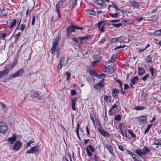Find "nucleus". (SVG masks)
<instances>
[{
	"mask_svg": "<svg viewBox=\"0 0 161 161\" xmlns=\"http://www.w3.org/2000/svg\"><path fill=\"white\" fill-rule=\"evenodd\" d=\"M16 63L14 62L8 64V68L2 71H0V79L2 77L6 76L9 73V71L11 70L15 66Z\"/></svg>",
	"mask_w": 161,
	"mask_h": 161,
	"instance_id": "1",
	"label": "nucleus"
},
{
	"mask_svg": "<svg viewBox=\"0 0 161 161\" xmlns=\"http://www.w3.org/2000/svg\"><path fill=\"white\" fill-rule=\"evenodd\" d=\"M75 29L82 30L83 29V28L82 27H79L78 26L72 25L67 28L66 30V35L68 36H69L72 32L75 31Z\"/></svg>",
	"mask_w": 161,
	"mask_h": 161,
	"instance_id": "2",
	"label": "nucleus"
},
{
	"mask_svg": "<svg viewBox=\"0 0 161 161\" xmlns=\"http://www.w3.org/2000/svg\"><path fill=\"white\" fill-rule=\"evenodd\" d=\"M24 73V71L23 68H20L18 71L13 74H11L10 77L11 78H15L16 77L22 76L23 74Z\"/></svg>",
	"mask_w": 161,
	"mask_h": 161,
	"instance_id": "3",
	"label": "nucleus"
},
{
	"mask_svg": "<svg viewBox=\"0 0 161 161\" xmlns=\"http://www.w3.org/2000/svg\"><path fill=\"white\" fill-rule=\"evenodd\" d=\"M8 130V126L6 123L4 122H0V132L2 133H6Z\"/></svg>",
	"mask_w": 161,
	"mask_h": 161,
	"instance_id": "4",
	"label": "nucleus"
},
{
	"mask_svg": "<svg viewBox=\"0 0 161 161\" xmlns=\"http://www.w3.org/2000/svg\"><path fill=\"white\" fill-rule=\"evenodd\" d=\"M39 149V147L38 146H36L32 147L29 150H27L26 152V153H34L38 152Z\"/></svg>",
	"mask_w": 161,
	"mask_h": 161,
	"instance_id": "5",
	"label": "nucleus"
},
{
	"mask_svg": "<svg viewBox=\"0 0 161 161\" xmlns=\"http://www.w3.org/2000/svg\"><path fill=\"white\" fill-rule=\"evenodd\" d=\"M104 80L103 79H102L99 82L94 85L93 86L94 88L97 90H98L103 87L105 86V83L104 82Z\"/></svg>",
	"mask_w": 161,
	"mask_h": 161,
	"instance_id": "6",
	"label": "nucleus"
},
{
	"mask_svg": "<svg viewBox=\"0 0 161 161\" xmlns=\"http://www.w3.org/2000/svg\"><path fill=\"white\" fill-rule=\"evenodd\" d=\"M90 150L92 152H93L95 151V149L90 144L88 145L87 147H86V150L87 153L89 157L91 156L92 155Z\"/></svg>",
	"mask_w": 161,
	"mask_h": 161,
	"instance_id": "7",
	"label": "nucleus"
},
{
	"mask_svg": "<svg viewBox=\"0 0 161 161\" xmlns=\"http://www.w3.org/2000/svg\"><path fill=\"white\" fill-rule=\"evenodd\" d=\"M89 38V36H85L82 37H74L72 38V39L73 41L76 43H79V40L80 43H81L83 42L82 40H87Z\"/></svg>",
	"mask_w": 161,
	"mask_h": 161,
	"instance_id": "8",
	"label": "nucleus"
},
{
	"mask_svg": "<svg viewBox=\"0 0 161 161\" xmlns=\"http://www.w3.org/2000/svg\"><path fill=\"white\" fill-rule=\"evenodd\" d=\"M98 131L103 136L110 137L111 135L107 131L102 128H97Z\"/></svg>",
	"mask_w": 161,
	"mask_h": 161,
	"instance_id": "9",
	"label": "nucleus"
},
{
	"mask_svg": "<svg viewBox=\"0 0 161 161\" xmlns=\"http://www.w3.org/2000/svg\"><path fill=\"white\" fill-rule=\"evenodd\" d=\"M58 43V40H55L53 42L52 47L51 49V51L52 54H53L55 53Z\"/></svg>",
	"mask_w": 161,
	"mask_h": 161,
	"instance_id": "10",
	"label": "nucleus"
},
{
	"mask_svg": "<svg viewBox=\"0 0 161 161\" xmlns=\"http://www.w3.org/2000/svg\"><path fill=\"white\" fill-rule=\"evenodd\" d=\"M17 137V135L15 134H13L12 136L8 137L6 140L8 141L10 144H12L16 141Z\"/></svg>",
	"mask_w": 161,
	"mask_h": 161,
	"instance_id": "11",
	"label": "nucleus"
},
{
	"mask_svg": "<svg viewBox=\"0 0 161 161\" xmlns=\"http://www.w3.org/2000/svg\"><path fill=\"white\" fill-rule=\"evenodd\" d=\"M105 23L104 21H100L97 24V27L101 32H104L105 31L104 29Z\"/></svg>",
	"mask_w": 161,
	"mask_h": 161,
	"instance_id": "12",
	"label": "nucleus"
},
{
	"mask_svg": "<svg viewBox=\"0 0 161 161\" xmlns=\"http://www.w3.org/2000/svg\"><path fill=\"white\" fill-rule=\"evenodd\" d=\"M22 144L19 141H17L14 143L13 147V149L15 151H17L19 150L21 147Z\"/></svg>",
	"mask_w": 161,
	"mask_h": 161,
	"instance_id": "13",
	"label": "nucleus"
},
{
	"mask_svg": "<svg viewBox=\"0 0 161 161\" xmlns=\"http://www.w3.org/2000/svg\"><path fill=\"white\" fill-rule=\"evenodd\" d=\"M119 90L116 88H114L112 91V94L114 98L116 99L118 98V94Z\"/></svg>",
	"mask_w": 161,
	"mask_h": 161,
	"instance_id": "14",
	"label": "nucleus"
},
{
	"mask_svg": "<svg viewBox=\"0 0 161 161\" xmlns=\"http://www.w3.org/2000/svg\"><path fill=\"white\" fill-rule=\"evenodd\" d=\"M149 71H150L151 73L152 79H154L156 76V75L155 74V73H156L157 71V70L154 68L151 67L149 69Z\"/></svg>",
	"mask_w": 161,
	"mask_h": 161,
	"instance_id": "15",
	"label": "nucleus"
},
{
	"mask_svg": "<svg viewBox=\"0 0 161 161\" xmlns=\"http://www.w3.org/2000/svg\"><path fill=\"white\" fill-rule=\"evenodd\" d=\"M105 147L108 150L109 152L113 155L114 156V154L113 153V149L112 146L108 144H105Z\"/></svg>",
	"mask_w": 161,
	"mask_h": 161,
	"instance_id": "16",
	"label": "nucleus"
},
{
	"mask_svg": "<svg viewBox=\"0 0 161 161\" xmlns=\"http://www.w3.org/2000/svg\"><path fill=\"white\" fill-rule=\"evenodd\" d=\"M119 38L118 42H125V43H127L129 41V39H127L126 37H125L124 36H120L119 37H118Z\"/></svg>",
	"mask_w": 161,
	"mask_h": 161,
	"instance_id": "17",
	"label": "nucleus"
},
{
	"mask_svg": "<svg viewBox=\"0 0 161 161\" xmlns=\"http://www.w3.org/2000/svg\"><path fill=\"white\" fill-rule=\"evenodd\" d=\"M96 2L98 5L101 6L103 8L106 7L107 6V4L104 3L103 0H97Z\"/></svg>",
	"mask_w": 161,
	"mask_h": 161,
	"instance_id": "18",
	"label": "nucleus"
},
{
	"mask_svg": "<svg viewBox=\"0 0 161 161\" xmlns=\"http://www.w3.org/2000/svg\"><path fill=\"white\" fill-rule=\"evenodd\" d=\"M77 101V98L76 97H74V98L72 99L71 100L72 102V108L73 110L74 111L76 110L75 104Z\"/></svg>",
	"mask_w": 161,
	"mask_h": 161,
	"instance_id": "19",
	"label": "nucleus"
},
{
	"mask_svg": "<svg viewBox=\"0 0 161 161\" xmlns=\"http://www.w3.org/2000/svg\"><path fill=\"white\" fill-rule=\"evenodd\" d=\"M138 75L140 76H142L145 73V70L142 67H139L138 69Z\"/></svg>",
	"mask_w": 161,
	"mask_h": 161,
	"instance_id": "20",
	"label": "nucleus"
},
{
	"mask_svg": "<svg viewBox=\"0 0 161 161\" xmlns=\"http://www.w3.org/2000/svg\"><path fill=\"white\" fill-rule=\"evenodd\" d=\"M31 97L33 98H36L39 97V95L38 93L34 91H32L31 92Z\"/></svg>",
	"mask_w": 161,
	"mask_h": 161,
	"instance_id": "21",
	"label": "nucleus"
},
{
	"mask_svg": "<svg viewBox=\"0 0 161 161\" xmlns=\"http://www.w3.org/2000/svg\"><path fill=\"white\" fill-rule=\"evenodd\" d=\"M143 155H145L147 153H148L151 151V150L148 149L147 147L145 146L142 149Z\"/></svg>",
	"mask_w": 161,
	"mask_h": 161,
	"instance_id": "22",
	"label": "nucleus"
},
{
	"mask_svg": "<svg viewBox=\"0 0 161 161\" xmlns=\"http://www.w3.org/2000/svg\"><path fill=\"white\" fill-rule=\"evenodd\" d=\"M135 153L140 157H142L143 155L142 150L141 148L136 149L135 152Z\"/></svg>",
	"mask_w": 161,
	"mask_h": 161,
	"instance_id": "23",
	"label": "nucleus"
},
{
	"mask_svg": "<svg viewBox=\"0 0 161 161\" xmlns=\"http://www.w3.org/2000/svg\"><path fill=\"white\" fill-rule=\"evenodd\" d=\"M146 109V107L143 106H137L133 108V109L136 110H142Z\"/></svg>",
	"mask_w": 161,
	"mask_h": 161,
	"instance_id": "24",
	"label": "nucleus"
},
{
	"mask_svg": "<svg viewBox=\"0 0 161 161\" xmlns=\"http://www.w3.org/2000/svg\"><path fill=\"white\" fill-rule=\"evenodd\" d=\"M64 3L61 0H60L58 3L56 5V8L57 12L59 10V7H61L63 4Z\"/></svg>",
	"mask_w": 161,
	"mask_h": 161,
	"instance_id": "25",
	"label": "nucleus"
},
{
	"mask_svg": "<svg viewBox=\"0 0 161 161\" xmlns=\"http://www.w3.org/2000/svg\"><path fill=\"white\" fill-rule=\"evenodd\" d=\"M139 80V78L137 76H135L132 78L131 80L130 81L132 84H135Z\"/></svg>",
	"mask_w": 161,
	"mask_h": 161,
	"instance_id": "26",
	"label": "nucleus"
},
{
	"mask_svg": "<svg viewBox=\"0 0 161 161\" xmlns=\"http://www.w3.org/2000/svg\"><path fill=\"white\" fill-rule=\"evenodd\" d=\"M146 121L147 118L145 116H142L139 117L138 121L139 122H142V123H144V122H146Z\"/></svg>",
	"mask_w": 161,
	"mask_h": 161,
	"instance_id": "27",
	"label": "nucleus"
},
{
	"mask_svg": "<svg viewBox=\"0 0 161 161\" xmlns=\"http://www.w3.org/2000/svg\"><path fill=\"white\" fill-rule=\"evenodd\" d=\"M130 4L133 7L136 8H138L139 6V3L137 1L132 2L130 3Z\"/></svg>",
	"mask_w": 161,
	"mask_h": 161,
	"instance_id": "28",
	"label": "nucleus"
},
{
	"mask_svg": "<svg viewBox=\"0 0 161 161\" xmlns=\"http://www.w3.org/2000/svg\"><path fill=\"white\" fill-rule=\"evenodd\" d=\"M116 55H113L110 58L109 60V63H112L116 61Z\"/></svg>",
	"mask_w": 161,
	"mask_h": 161,
	"instance_id": "29",
	"label": "nucleus"
},
{
	"mask_svg": "<svg viewBox=\"0 0 161 161\" xmlns=\"http://www.w3.org/2000/svg\"><path fill=\"white\" fill-rule=\"evenodd\" d=\"M94 58L95 60L98 62H99L101 59V57L99 55H94Z\"/></svg>",
	"mask_w": 161,
	"mask_h": 161,
	"instance_id": "30",
	"label": "nucleus"
},
{
	"mask_svg": "<svg viewBox=\"0 0 161 161\" xmlns=\"http://www.w3.org/2000/svg\"><path fill=\"white\" fill-rule=\"evenodd\" d=\"M154 144L155 145H161V139H157L155 140L154 142Z\"/></svg>",
	"mask_w": 161,
	"mask_h": 161,
	"instance_id": "31",
	"label": "nucleus"
},
{
	"mask_svg": "<svg viewBox=\"0 0 161 161\" xmlns=\"http://www.w3.org/2000/svg\"><path fill=\"white\" fill-rule=\"evenodd\" d=\"M104 100L105 101H108V102L109 103L111 101V97L110 96H108L107 95H105Z\"/></svg>",
	"mask_w": 161,
	"mask_h": 161,
	"instance_id": "32",
	"label": "nucleus"
},
{
	"mask_svg": "<svg viewBox=\"0 0 161 161\" xmlns=\"http://www.w3.org/2000/svg\"><path fill=\"white\" fill-rule=\"evenodd\" d=\"M114 69L113 68L112 66L109 67L107 69V72L109 74H111L114 72Z\"/></svg>",
	"mask_w": 161,
	"mask_h": 161,
	"instance_id": "33",
	"label": "nucleus"
},
{
	"mask_svg": "<svg viewBox=\"0 0 161 161\" xmlns=\"http://www.w3.org/2000/svg\"><path fill=\"white\" fill-rule=\"evenodd\" d=\"M146 60L148 63H151L152 62V58L149 55L146 57Z\"/></svg>",
	"mask_w": 161,
	"mask_h": 161,
	"instance_id": "34",
	"label": "nucleus"
},
{
	"mask_svg": "<svg viewBox=\"0 0 161 161\" xmlns=\"http://www.w3.org/2000/svg\"><path fill=\"white\" fill-rule=\"evenodd\" d=\"M90 74L91 75L93 76L97 77L98 76V74L94 70L91 71L90 72Z\"/></svg>",
	"mask_w": 161,
	"mask_h": 161,
	"instance_id": "35",
	"label": "nucleus"
},
{
	"mask_svg": "<svg viewBox=\"0 0 161 161\" xmlns=\"http://www.w3.org/2000/svg\"><path fill=\"white\" fill-rule=\"evenodd\" d=\"M87 13L90 15H95L96 14V12L93 10H89L88 11Z\"/></svg>",
	"mask_w": 161,
	"mask_h": 161,
	"instance_id": "36",
	"label": "nucleus"
},
{
	"mask_svg": "<svg viewBox=\"0 0 161 161\" xmlns=\"http://www.w3.org/2000/svg\"><path fill=\"white\" fill-rule=\"evenodd\" d=\"M128 132L130 134L131 136L133 138H135L136 137V135L132 131V130L131 129H129L128 130Z\"/></svg>",
	"mask_w": 161,
	"mask_h": 161,
	"instance_id": "37",
	"label": "nucleus"
},
{
	"mask_svg": "<svg viewBox=\"0 0 161 161\" xmlns=\"http://www.w3.org/2000/svg\"><path fill=\"white\" fill-rule=\"evenodd\" d=\"M149 73L147 74L144 76L141 77V80H143L144 81H145L147 80L148 77L149 76Z\"/></svg>",
	"mask_w": 161,
	"mask_h": 161,
	"instance_id": "38",
	"label": "nucleus"
},
{
	"mask_svg": "<svg viewBox=\"0 0 161 161\" xmlns=\"http://www.w3.org/2000/svg\"><path fill=\"white\" fill-rule=\"evenodd\" d=\"M152 126V125L150 124L149 125H148L146 129L144 131V134H146L147 132H148L150 130V129L151 128Z\"/></svg>",
	"mask_w": 161,
	"mask_h": 161,
	"instance_id": "39",
	"label": "nucleus"
},
{
	"mask_svg": "<svg viewBox=\"0 0 161 161\" xmlns=\"http://www.w3.org/2000/svg\"><path fill=\"white\" fill-rule=\"evenodd\" d=\"M65 73L66 75L67 76V80H69L70 78V76L71 75V74L70 72H69L68 71H67V72H65Z\"/></svg>",
	"mask_w": 161,
	"mask_h": 161,
	"instance_id": "40",
	"label": "nucleus"
},
{
	"mask_svg": "<svg viewBox=\"0 0 161 161\" xmlns=\"http://www.w3.org/2000/svg\"><path fill=\"white\" fill-rule=\"evenodd\" d=\"M154 35L155 36H159L161 35L159 30H157L154 33Z\"/></svg>",
	"mask_w": 161,
	"mask_h": 161,
	"instance_id": "41",
	"label": "nucleus"
},
{
	"mask_svg": "<svg viewBox=\"0 0 161 161\" xmlns=\"http://www.w3.org/2000/svg\"><path fill=\"white\" fill-rule=\"evenodd\" d=\"M36 18V20L38 19V14L35 13H33L32 14V20H35Z\"/></svg>",
	"mask_w": 161,
	"mask_h": 161,
	"instance_id": "42",
	"label": "nucleus"
},
{
	"mask_svg": "<svg viewBox=\"0 0 161 161\" xmlns=\"http://www.w3.org/2000/svg\"><path fill=\"white\" fill-rule=\"evenodd\" d=\"M77 0H72L71 6L72 8L74 7L76 5Z\"/></svg>",
	"mask_w": 161,
	"mask_h": 161,
	"instance_id": "43",
	"label": "nucleus"
},
{
	"mask_svg": "<svg viewBox=\"0 0 161 161\" xmlns=\"http://www.w3.org/2000/svg\"><path fill=\"white\" fill-rule=\"evenodd\" d=\"M16 21H13L12 23H11L10 25L9 26V28L10 29L13 28L14 26H15L16 25Z\"/></svg>",
	"mask_w": 161,
	"mask_h": 161,
	"instance_id": "44",
	"label": "nucleus"
},
{
	"mask_svg": "<svg viewBox=\"0 0 161 161\" xmlns=\"http://www.w3.org/2000/svg\"><path fill=\"white\" fill-rule=\"evenodd\" d=\"M63 65V63H62L61 62H59V63L57 66L58 69V70H60L62 69V66Z\"/></svg>",
	"mask_w": 161,
	"mask_h": 161,
	"instance_id": "45",
	"label": "nucleus"
},
{
	"mask_svg": "<svg viewBox=\"0 0 161 161\" xmlns=\"http://www.w3.org/2000/svg\"><path fill=\"white\" fill-rule=\"evenodd\" d=\"M121 116L119 114H118L114 118V119L116 120L120 121L121 120Z\"/></svg>",
	"mask_w": 161,
	"mask_h": 161,
	"instance_id": "46",
	"label": "nucleus"
},
{
	"mask_svg": "<svg viewBox=\"0 0 161 161\" xmlns=\"http://www.w3.org/2000/svg\"><path fill=\"white\" fill-rule=\"evenodd\" d=\"M119 38H118V37L112 38L111 39L112 42L114 43L117 42H118Z\"/></svg>",
	"mask_w": 161,
	"mask_h": 161,
	"instance_id": "47",
	"label": "nucleus"
},
{
	"mask_svg": "<svg viewBox=\"0 0 161 161\" xmlns=\"http://www.w3.org/2000/svg\"><path fill=\"white\" fill-rule=\"evenodd\" d=\"M113 25L114 26L119 28L120 26L122 25V24L121 23H119L117 24H113Z\"/></svg>",
	"mask_w": 161,
	"mask_h": 161,
	"instance_id": "48",
	"label": "nucleus"
},
{
	"mask_svg": "<svg viewBox=\"0 0 161 161\" xmlns=\"http://www.w3.org/2000/svg\"><path fill=\"white\" fill-rule=\"evenodd\" d=\"M98 78L100 79H101L102 78H103L105 77V75L103 73H101L99 75H98Z\"/></svg>",
	"mask_w": 161,
	"mask_h": 161,
	"instance_id": "49",
	"label": "nucleus"
},
{
	"mask_svg": "<svg viewBox=\"0 0 161 161\" xmlns=\"http://www.w3.org/2000/svg\"><path fill=\"white\" fill-rule=\"evenodd\" d=\"M106 40V39L105 37H103L99 41L100 44H103Z\"/></svg>",
	"mask_w": 161,
	"mask_h": 161,
	"instance_id": "50",
	"label": "nucleus"
},
{
	"mask_svg": "<svg viewBox=\"0 0 161 161\" xmlns=\"http://www.w3.org/2000/svg\"><path fill=\"white\" fill-rule=\"evenodd\" d=\"M116 82H117L118 83L120 87L121 88L123 86V84L122 83L121 80L119 79H118V80H116Z\"/></svg>",
	"mask_w": 161,
	"mask_h": 161,
	"instance_id": "51",
	"label": "nucleus"
},
{
	"mask_svg": "<svg viewBox=\"0 0 161 161\" xmlns=\"http://www.w3.org/2000/svg\"><path fill=\"white\" fill-rule=\"evenodd\" d=\"M80 125H79V123H78L77 124V128H76V132L77 134L79 133V130L80 129Z\"/></svg>",
	"mask_w": 161,
	"mask_h": 161,
	"instance_id": "52",
	"label": "nucleus"
},
{
	"mask_svg": "<svg viewBox=\"0 0 161 161\" xmlns=\"http://www.w3.org/2000/svg\"><path fill=\"white\" fill-rule=\"evenodd\" d=\"M126 46L125 45H123V46L120 45V46H117L114 48V50H116L118 49L124 48V47H125Z\"/></svg>",
	"mask_w": 161,
	"mask_h": 161,
	"instance_id": "53",
	"label": "nucleus"
},
{
	"mask_svg": "<svg viewBox=\"0 0 161 161\" xmlns=\"http://www.w3.org/2000/svg\"><path fill=\"white\" fill-rule=\"evenodd\" d=\"M5 11H6L5 9H3L1 10V13L3 16H6L7 15V13L6 12H5Z\"/></svg>",
	"mask_w": 161,
	"mask_h": 161,
	"instance_id": "54",
	"label": "nucleus"
},
{
	"mask_svg": "<svg viewBox=\"0 0 161 161\" xmlns=\"http://www.w3.org/2000/svg\"><path fill=\"white\" fill-rule=\"evenodd\" d=\"M25 25L24 24H21L20 25V30L22 31H23L24 29H25Z\"/></svg>",
	"mask_w": 161,
	"mask_h": 161,
	"instance_id": "55",
	"label": "nucleus"
},
{
	"mask_svg": "<svg viewBox=\"0 0 161 161\" xmlns=\"http://www.w3.org/2000/svg\"><path fill=\"white\" fill-rule=\"evenodd\" d=\"M112 3H113V5H112V6L115 9H116V10H119L120 9L119 8H118V7L116 5H115V4H114V3H113V1H112Z\"/></svg>",
	"mask_w": 161,
	"mask_h": 161,
	"instance_id": "56",
	"label": "nucleus"
},
{
	"mask_svg": "<svg viewBox=\"0 0 161 161\" xmlns=\"http://www.w3.org/2000/svg\"><path fill=\"white\" fill-rule=\"evenodd\" d=\"M34 142V141H32L31 140L29 142H28L26 144V146L27 147H29L30 146L31 144V143H32Z\"/></svg>",
	"mask_w": 161,
	"mask_h": 161,
	"instance_id": "57",
	"label": "nucleus"
},
{
	"mask_svg": "<svg viewBox=\"0 0 161 161\" xmlns=\"http://www.w3.org/2000/svg\"><path fill=\"white\" fill-rule=\"evenodd\" d=\"M71 93L72 96L76 95V92L75 90H72L71 91Z\"/></svg>",
	"mask_w": 161,
	"mask_h": 161,
	"instance_id": "58",
	"label": "nucleus"
},
{
	"mask_svg": "<svg viewBox=\"0 0 161 161\" xmlns=\"http://www.w3.org/2000/svg\"><path fill=\"white\" fill-rule=\"evenodd\" d=\"M0 105L3 109H4L6 107L5 104L1 102H0Z\"/></svg>",
	"mask_w": 161,
	"mask_h": 161,
	"instance_id": "59",
	"label": "nucleus"
},
{
	"mask_svg": "<svg viewBox=\"0 0 161 161\" xmlns=\"http://www.w3.org/2000/svg\"><path fill=\"white\" fill-rule=\"evenodd\" d=\"M118 14L117 13H115L114 14H111V16L114 18L117 17H118Z\"/></svg>",
	"mask_w": 161,
	"mask_h": 161,
	"instance_id": "60",
	"label": "nucleus"
},
{
	"mask_svg": "<svg viewBox=\"0 0 161 161\" xmlns=\"http://www.w3.org/2000/svg\"><path fill=\"white\" fill-rule=\"evenodd\" d=\"M113 112L112 109H110L108 111V114L110 115H113Z\"/></svg>",
	"mask_w": 161,
	"mask_h": 161,
	"instance_id": "61",
	"label": "nucleus"
},
{
	"mask_svg": "<svg viewBox=\"0 0 161 161\" xmlns=\"http://www.w3.org/2000/svg\"><path fill=\"white\" fill-rule=\"evenodd\" d=\"M65 60V57H63L62 58L61 57L59 61V62H61L62 63H63V62H64Z\"/></svg>",
	"mask_w": 161,
	"mask_h": 161,
	"instance_id": "62",
	"label": "nucleus"
},
{
	"mask_svg": "<svg viewBox=\"0 0 161 161\" xmlns=\"http://www.w3.org/2000/svg\"><path fill=\"white\" fill-rule=\"evenodd\" d=\"M128 88H130V87L129 85L127 84H124V89L125 90H126L128 89Z\"/></svg>",
	"mask_w": 161,
	"mask_h": 161,
	"instance_id": "63",
	"label": "nucleus"
},
{
	"mask_svg": "<svg viewBox=\"0 0 161 161\" xmlns=\"http://www.w3.org/2000/svg\"><path fill=\"white\" fill-rule=\"evenodd\" d=\"M97 62H97L95 60L94 61H92L91 62V64L92 65V66H93L95 65L97 63Z\"/></svg>",
	"mask_w": 161,
	"mask_h": 161,
	"instance_id": "64",
	"label": "nucleus"
}]
</instances>
